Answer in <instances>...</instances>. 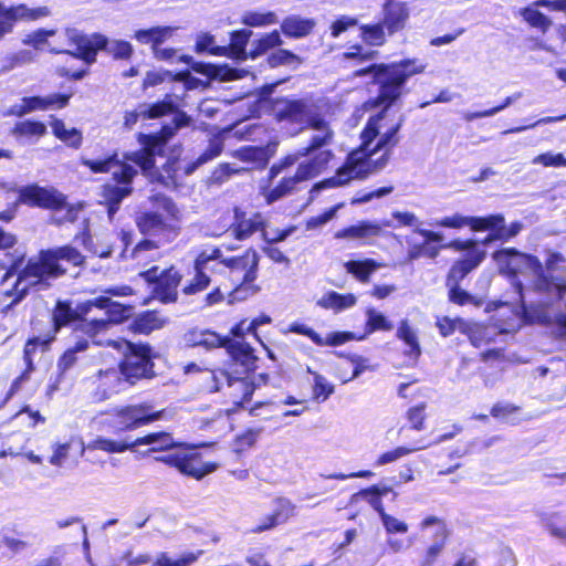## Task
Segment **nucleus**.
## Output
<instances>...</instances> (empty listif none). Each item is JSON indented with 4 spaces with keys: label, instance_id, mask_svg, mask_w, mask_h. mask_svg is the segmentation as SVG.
<instances>
[{
    "label": "nucleus",
    "instance_id": "aec40b11",
    "mask_svg": "<svg viewBox=\"0 0 566 566\" xmlns=\"http://www.w3.org/2000/svg\"><path fill=\"white\" fill-rule=\"evenodd\" d=\"M153 357L154 356H124L119 363L122 375L130 384H135L142 378L154 377L155 371L153 370Z\"/></svg>",
    "mask_w": 566,
    "mask_h": 566
},
{
    "label": "nucleus",
    "instance_id": "c03bdc74",
    "mask_svg": "<svg viewBox=\"0 0 566 566\" xmlns=\"http://www.w3.org/2000/svg\"><path fill=\"white\" fill-rule=\"evenodd\" d=\"M314 344L318 346H340L346 342L353 340L356 338L355 334L352 332L337 331L327 334L324 338L318 333H316L313 328L311 329L307 336Z\"/></svg>",
    "mask_w": 566,
    "mask_h": 566
},
{
    "label": "nucleus",
    "instance_id": "e2e57ef3",
    "mask_svg": "<svg viewBox=\"0 0 566 566\" xmlns=\"http://www.w3.org/2000/svg\"><path fill=\"white\" fill-rule=\"evenodd\" d=\"M358 499L365 500L378 513V515L385 512L382 499L378 493L371 490V485L359 490L352 496V501H356Z\"/></svg>",
    "mask_w": 566,
    "mask_h": 566
},
{
    "label": "nucleus",
    "instance_id": "774afa93",
    "mask_svg": "<svg viewBox=\"0 0 566 566\" xmlns=\"http://www.w3.org/2000/svg\"><path fill=\"white\" fill-rule=\"evenodd\" d=\"M366 314V324L369 333L378 329L389 331L392 328V324L387 319V317L375 308H368Z\"/></svg>",
    "mask_w": 566,
    "mask_h": 566
},
{
    "label": "nucleus",
    "instance_id": "ea45409f",
    "mask_svg": "<svg viewBox=\"0 0 566 566\" xmlns=\"http://www.w3.org/2000/svg\"><path fill=\"white\" fill-rule=\"evenodd\" d=\"M52 132L56 138L65 143L69 147L78 149L82 145V132L77 128H66L62 119L54 118L51 123Z\"/></svg>",
    "mask_w": 566,
    "mask_h": 566
},
{
    "label": "nucleus",
    "instance_id": "c85d7f7f",
    "mask_svg": "<svg viewBox=\"0 0 566 566\" xmlns=\"http://www.w3.org/2000/svg\"><path fill=\"white\" fill-rule=\"evenodd\" d=\"M367 368L368 366L361 356H338V361L335 365V377L342 382H347Z\"/></svg>",
    "mask_w": 566,
    "mask_h": 566
},
{
    "label": "nucleus",
    "instance_id": "864d4df0",
    "mask_svg": "<svg viewBox=\"0 0 566 566\" xmlns=\"http://www.w3.org/2000/svg\"><path fill=\"white\" fill-rule=\"evenodd\" d=\"M275 509L271 513L277 525L286 523L292 516L295 515L296 506L291 500L285 497H277L274 501Z\"/></svg>",
    "mask_w": 566,
    "mask_h": 566
},
{
    "label": "nucleus",
    "instance_id": "f03ea898",
    "mask_svg": "<svg viewBox=\"0 0 566 566\" xmlns=\"http://www.w3.org/2000/svg\"><path fill=\"white\" fill-rule=\"evenodd\" d=\"M191 124L192 118L186 112H180L176 114L172 126L166 125L156 134L140 135V142L146 147L144 149L125 153L123 159H119L117 153L105 158L82 159V165L94 174L108 172L114 169L113 180L116 184H105L102 188V197L107 205L109 217L118 211L122 201L133 192V181L138 175V170L132 164L138 166L143 174H150L155 167V156H163L167 143L176 133Z\"/></svg>",
    "mask_w": 566,
    "mask_h": 566
},
{
    "label": "nucleus",
    "instance_id": "c756f323",
    "mask_svg": "<svg viewBox=\"0 0 566 566\" xmlns=\"http://www.w3.org/2000/svg\"><path fill=\"white\" fill-rule=\"evenodd\" d=\"M263 368L258 369L254 375L258 385H268L272 380H283L290 378V370L280 364L276 356H265L262 361Z\"/></svg>",
    "mask_w": 566,
    "mask_h": 566
},
{
    "label": "nucleus",
    "instance_id": "a18cd8bd",
    "mask_svg": "<svg viewBox=\"0 0 566 566\" xmlns=\"http://www.w3.org/2000/svg\"><path fill=\"white\" fill-rule=\"evenodd\" d=\"M202 551L186 552L178 558H172L168 553L161 552L156 556L154 566H191L202 555Z\"/></svg>",
    "mask_w": 566,
    "mask_h": 566
},
{
    "label": "nucleus",
    "instance_id": "7c9ffc66",
    "mask_svg": "<svg viewBox=\"0 0 566 566\" xmlns=\"http://www.w3.org/2000/svg\"><path fill=\"white\" fill-rule=\"evenodd\" d=\"M252 35L253 32L249 29L232 31L230 33V44L227 46L229 51L226 56H230L240 61L249 59L250 54L247 50V46Z\"/></svg>",
    "mask_w": 566,
    "mask_h": 566
},
{
    "label": "nucleus",
    "instance_id": "4468645a",
    "mask_svg": "<svg viewBox=\"0 0 566 566\" xmlns=\"http://www.w3.org/2000/svg\"><path fill=\"white\" fill-rule=\"evenodd\" d=\"M430 526L437 527L433 533V543L428 545L424 549L420 560V566H434L451 536V530L441 517L428 515L419 523V530L421 531H424Z\"/></svg>",
    "mask_w": 566,
    "mask_h": 566
},
{
    "label": "nucleus",
    "instance_id": "69168bd1",
    "mask_svg": "<svg viewBox=\"0 0 566 566\" xmlns=\"http://www.w3.org/2000/svg\"><path fill=\"white\" fill-rule=\"evenodd\" d=\"M440 250L441 247L428 245L424 242L411 244L408 250L407 260L415 261L423 255L430 259H436L439 255Z\"/></svg>",
    "mask_w": 566,
    "mask_h": 566
},
{
    "label": "nucleus",
    "instance_id": "20e7f679",
    "mask_svg": "<svg viewBox=\"0 0 566 566\" xmlns=\"http://www.w3.org/2000/svg\"><path fill=\"white\" fill-rule=\"evenodd\" d=\"M426 70V64L418 59H403L392 63H374L367 67L355 71V76L370 75L373 82L378 84V98L384 105L376 115L370 116L360 134L361 150L366 154L371 150L370 145L379 136L380 122L385 119L388 109L401 97L407 81Z\"/></svg>",
    "mask_w": 566,
    "mask_h": 566
},
{
    "label": "nucleus",
    "instance_id": "79ce46f5",
    "mask_svg": "<svg viewBox=\"0 0 566 566\" xmlns=\"http://www.w3.org/2000/svg\"><path fill=\"white\" fill-rule=\"evenodd\" d=\"M136 223L143 234H156L166 227L163 216L154 211L140 213L136 219Z\"/></svg>",
    "mask_w": 566,
    "mask_h": 566
},
{
    "label": "nucleus",
    "instance_id": "a19ab883",
    "mask_svg": "<svg viewBox=\"0 0 566 566\" xmlns=\"http://www.w3.org/2000/svg\"><path fill=\"white\" fill-rule=\"evenodd\" d=\"M243 217L244 213L237 208L234 210L235 223L232 229L234 238L240 241L249 238L262 227V221L256 219H244ZM255 218H260V214H256Z\"/></svg>",
    "mask_w": 566,
    "mask_h": 566
},
{
    "label": "nucleus",
    "instance_id": "338daca9",
    "mask_svg": "<svg viewBox=\"0 0 566 566\" xmlns=\"http://www.w3.org/2000/svg\"><path fill=\"white\" fill-rule=\"evenodd\" d=\"M266 61L270 67H277L281 65L298 63L300 57L292 51L285 49H277L268 56Z\"/></svg>",
    "mask_w": 566,
    "mask_h": 566
},
{
    "label": "nucleus",
    "instance_id": "5fc2aeb1",
    "mask_svg": "<svg viewBox=\"0 0 566 566\" xmlns=\"http://www.w3.org/2000/svg\"><path fill=\"white\" fill-rule=\"evenodd\" d=\"M427 405L424 402H420L416 406L410 407L406 411V419L409 423V429L421 431L426 428L427 420Z\"/></svg>",
    "mask_w": 566,
    "mask_h": 566
},
{
    "label": "nucleus",
    "instance_id": "f704fd0d",
    "mask_svg": "<svg viewBox=\"0 0 566 566\" xmlns=\"http://www.w3.org/2000/svg\"><path fill=\"white\" fill-rule=\"evenodd\" d=\"M409 15L408 9L401 3H391L385 7L384 24L390 34L403 28Z\"/></svg>",
    "mask_w": 566,
    "mask_h": 566
},
{
    "label": "nucleus",
    "instance_id": "423d86ee",
    "mask_svg": "<svg viewBox=\"0 0 566 566\" xmlns=\"http://www.w3.org/2000/svg\"><path fill=\"white\" fill-rule=\"evenodd\" d=\"M165 410H155L148 401L115 406L99 411L94 418L97 430L113 434L114 440L130 438L129 432L161 419Z\"/></svg>",
    "mask_w": 566,
    "mask_h": 566
},
{
    "label": "nucleus",
    "instance_id": "49530a36",
    "mask_svg": "<svg viewBox=\"0 0 566 566\" xmlns=\"http://www.w3.org/2000/svg\"><path fill=\"white\" fill-rule=\"evenodd\" d=\"M24 357V369L21 374L13 379L10 387L7 389L4 387V394L0 399V403H7L20 389L24 381H27L30 377V374L34 370V365L32 363V356H23Z\"/></svg>",
    "mask_w": 566,
    "mask_h": 566
},
{
    "label": "nucleus",
    "instance_id": "f8f14e48",
    "mask_svg": "<svg viewBox=\"0 0 566 566\" xmlns=\"http://www.w3.org/2000/svg\"><path fill=\"white\" fill-rule=\"evenodd\" d=\"M271 113L279 120L308 125L318 114L306 99L277 97L271 103Z\"/></svg>",
    "mask_w": 566,
    "mask_h": 566
},
{
    "label": "nucleus",
    "instance_id": "f257e3e1",
    "mask_svg": "<svg viewBox=\"0 0 566 566\" xmlns=\"http://www.w3.org/2000/svg\"><path fill=\"white\" fill-rule=\"evenodd\" d=\"M501 273L509 276L518 304L492 302L486 310L507 307L517 321L551 325L553 333L566 337V266L560 253H551L543 264L537 256L520 252L515 248H503L492 254Z\"/></svg>",
    "mask_w": 566,
    "mask_h": 566
},
{
    "label": "nucleus",
    "instance_id": "603ef678",
    "mask_svg": "<svg viewBox=\"0 0 566 566\" xmlns=\"http://www.w3.org/2000/svg\"><path fill=\"white\" fill-rule=\"evenodd\" d=\"M262 428H247L234 437L233 444L237 452H244L254 447L260 438Z\"/></svg>",
    "mask_w": 566,
    "mask_h": 566
},
{
    "label": "nucleus",
    "instance_id": "a878e982",
    "mask_svg": "<svg viewBox=\"0 0 566 566\" xmlns=\"http://www.w3.org/2000/svg\"><path fill=\"white\" fill-rule=\"evenodd\" d=\"M181 277V274L174 266L163 270L159 282L153 287V294L163 303L176 302L177 287Z\"/></svg>",
    "mask_w": 566,
    "mask_h": 566
},
{
    "label": "nucleus",
    "instance_id": "7ed1b4c3",
    "mask_svg": "<svg viewBox=\"0 0 566 566\" xmlns=\"http://www.w3.org/2000/svg\"><path fill=\"white\" fill-rule=\"evenodd\" d=\"M260 369L259 356H229L224 367L210 370L206 390L209 394L221 392L232 403V410H248L250 417H262L261 410L274 406L272 400L256 401L251 406L253 394L260 385L251 376Z\"/></svg>",
    "mask_w": 566,
    "mask_h": 566
},
{
    "label": "nucleus",
    "instance_id": "ddd939ff",
    "mask_svg": "<svg viewBox=\"0 0 566 566\" xmlns=\"http://www.w3.org/2000/svg\"><path fill=\"white\" fill-rule=\"evenodd\" d=\"M20 202L43 209L60 211L66 205V197L53 187L38 184L23 186L18 190Z\"/></svg>",
    "mask_w": 566,
    "mask_h": 566
},
{
    "label": "nucleus",
    "instance_id": "cd10ccee",
    "mask_svg": "<svg viewBox=\"0 0 566 566\" xmlns=\"http://www.w3.org/2000/svg\"><path fill=\"white\" fill-rule=\"evenodd\" d=\"M333 157L334 153L332 150L318 151L312 155L308 160L300 163L294 176L300 182L310 180L318 176L327 167Z\"/></svg>",
    "mask_w": 566,
    "mask_h": 566
},
{
    "label": "nucleus",
    "instance_id": "4c0bfd02",
    "mask_svg": "<svg viewBox=\"0 0 566 566\" xmlns=\"http://www.w3.org/2000/svg\"><path fill=\"white\" fill-rule=\"evenodd\" d=\"M357 302L354 294H340L335 291H329L317 301V305L323 308H333L337 312L353 307Z\"/></svg>",
    "mask_w": 566,
    "mask_h": 566
},
{
    "label": "nucleus",
    "instance_id": "052dcab7",
    "mask_svg": "<svg viewBox=\"0 0 566 566\" xmlns=\"http://www.w3.org/2000/svg\"><path fill=\"white\" fill-rule=\"evenodd\" d=\"M397 336L410 347L408 354H421L420 345L416 332L411 328L407 321H402L397 331Z\"/></svg>",
    "mask_w": 566,
    "mask_h": 566
},
{
    "label": "nucleus",
    "instance_id": "bb28decb",
    "mask_svg": "<svg viewBox=\"0 0 566 566\" xmlns=\"http://www.w3.org/2000/svg\"><path fill=\"white\" fill-rule=\"evenodd\" d=\"M93 307H98L101 310H106L107 319L106 323L108 324V321L113 323H120L126 317L129 316V307L123 306L122 304L112 301L107 296H98L92 301H87L83 303L81 310L83 314H88V312Z\"/></svg>",
    "mask_w": 566,
    "mask_h": 566
},
{
    "label": "nucleus",
    "instance_id": "4d7b16f0",
    "mask_svg": "<svg viewBox=\"0 0 566 566\" xmlns=\"http://www.w3.org/2000/svg\"><path fill=\"white\" fill-rule=\"evenodd\" d=\"M198 53H209L212 55L224 56L229 49L216 45L214 36L209 33L200 34L196 42Z\"/></svg>",
    "mask_w": 566,
    "mask_h": 566
},
{
    "label": "nucleus",
    "instance_id": "a211bd4d",
    "mask_svg": "<svg viewBox=\"0 0 566 566\" xmlns=\"http://www.w3.org/2000/svg\"><path fill=\"white\" fill-rule=\"evenodd\" d=\"M385 227H392L391 221L360 220L355 224L338 230L335 239L359 241L360 244H370L373 239L380 237Z\"/></svg>",
    "mask_w": 566,
    "mask_h": 566
},
{
    "label": "nucleus",
    "instance_id": "72a5a7b5",
    "mask_svg": "<svg viewBox=\"0 0 566 566\" xmlns=\"http://www.w3.org/2000/svg\"><path fill=\"white\" fill-rule=\"evenodd\" d=\"M223 150V139L220 136H213L209 140L206 150L193 161L188 163L184 168L185 176L192 175L200 166L218 157Z\"/></svg>",
    "mask_w": 566,
    "mask_h": 566
},
{
    "label": "nucleus",
    "instance_id": "09e8293b",
    "mask_svg": "<svg viewBox=\"0 0 566 566\" xmlns=\"http://www.w3.org/2000/svg\"><path fill=\"white\" fill-rule=\"evenodd\" d=\"M482 222L483 220L481 217H465L460 213H454L451 217H444L440 220H437L434 224L438 227L452 229H460L468 226L472 229L473 227H481Z\"/></svg>",
    "mask_w": 566,
    "mask_h": 566
},
{
    "label": "nucleus",
    "instance_id": "6ab92c4d",
    "mask_svg": "<svg viewBox=\"0 0 566 566\" xmlns=\"http://www.w3.org/2000/svg\"><path fill=\"white\" fill-rule=\"evenodd\" d=\"M307 126L313 128L316 133L311 137L306 147L300 148L294 153L297 155L298 159L311 157L318 151L325 150L324 147L329 146L334 138V132L321 115L314 117Z\"/></svg>",
    "mask_w": 566,
    "mask_h": 566
},
{
    "label": "nucleus",
    "instance_id": "4be33fe9",
    "mask_svg": "<svg viewBox=\"0 0 566 566\" xmlns=\"http://www.w3.org/2000/svg\"><path fill=\"white\" fill-rule=\"evenodd\" d=\"M44 258L52 266V279L59 277L65 272L60 261H65L74 266H82L85 263V256L76 248L69 244L45 250Z\"/></svg>",
    "mask_w": 566,
    "mask_h": 566
},
{
    "label": "nucleus",
    "instance_id": "f3484780",
    "mask_svg": "<svg viewBox=\"0 0 566 566\" xmlns=\"http://www.w3.org/2000/svg\"><path fill=\"white\" fill-rule=\"evenodd\" d=\"M271 318L268 315H262L259 318H255L251 322L243 319L235 324L230 334L232 336V343L230 347H233L237 353L235 354H254L255 349L252 347V340L260 342V338L256 334V328L262 324H269Z\"/></svg>",
    "mask_w": 566,
    "mask_h": 566
},
{
    "label": "nucleus",
    "instance_id": "13d9d810",
    "mask_svg": "<svg viewBox=\"0 0 566 566\" xmlns=\"http://www.w3.org/2000/svg\"><path fill=\"white\" fill-rule=\"evenodd\" d=\"M544 524L552 536L566 539V514L552 513L544 518Z\"/></svg>",
    "mask_w": 566,
    "mask_h": 566
},
{
    "label": "nucleus",
    "instance_id": "0eeeda50",
    "mask_svg": "<svg viewBox=\"0 0 566 566\" xmlns=\"http://www.w3.org/2000/svg\"><path fill=\"white\" fill-rule=\"evenodd\" d=\"M65 35L70 45H76L75 51L64 50L60 48L52 49L54 54H67L72 57L83 61L86 65L96 62L99 51L111 54L116 60H126L133 54V46L124 40L111 41L102 33L86 34L75 28H66Z\"/></svg>",
    "mask_w": 566,
    "mask_h": 566
},
{
    "label": "nucleus",
    "instance_id": "680f3d73",
    "mask_svg": "<svg viewBox=\"0 0 566 566\" xmlns=\"http://www.w3.org/2000/svg\"><path fill=\"white\" fill-rule=\"evenodd\" d=\"M241 22L248 27H264L276 22V15L273 12L260 13L249 11L242 15Z\"/></svg>",
    "mask_w": 566,
    "mask_h": 566
},
{
    "label": "nucleus",
    "instance_id": "9b49d317",
    "mask_svg": "<svg viewBox=\"0 0 566 566\" xmlns=\"http://www.w3.org/2000/svg\"><path fill=\"white\" fill-rule=\"evenodd\" d=\"M52 453L46 458L41 454H35L33 451L24 453V458L33 464H42L46 460L55 468H62L72 459L73 452L76 451L80 455L85 452V446L82 439L76 436H69L55 439L51 444Z\"/></svg>",
    "mask_w": 566,
    "mask_h": 566
},
{
    "label": "nucleus",
    "instance_id": "bf43d9fd",
    "mask_svg": "<svg viewBox=\"0 0 566 566\" xmlns=\"http://www.w3.org/2000/svg\"><path fill=\"white\" fill-rule=\"evenodd\" d=\"M334 385L328 382L322 375H314L312 398L317 402L326 401L334 392Z\"/></svg>",
    "mask_w": 566,
    "mask_h": 566
},
{
    "label": "nucleus",
    "instance_id": "39448f33",
    "mask_svg": "<svg viewBox=\"0 0 566 566\" xmlns=\"http://www.w3.org/2000/svg\"><path fill=\"white\" fill-rule=\"evenodd\" d=\"M403 122L405 115L401 114L399 120L379 136L377 143L368 153H349L333 177L325 178L312 186L306 205H311L323 190L344 187L354 179L364 180L382 170L390 159L392 148L400 140L398 133Z\"/></svg>",
    "mask_w": 566,
    "mask_h": 566
},
{
    "label": "nucleus",
    "instance_id": "9d476101",
    "mask_svg": "<svg viewBox=\"0 0 566 566\" xmlns=\"http://www.w3.org/2000/svg\"><path fill=\"white\" fill-rule=\"evenodd\" d=\"M82 305L83 303L77 308H73L70 302L59 301L52 315L54 332L56 333L62 326L75 323V328H80L85 333L93 344H99L101 342L96 340V336L107 327V323L104 318L81 319V317L86 315L82 313Z\"/></svg>",
    "mask_w": 566,
    "mask_h": 566
},
{
    "label": "nucleus",
    "instance_id": "393cba45",
    "mask_svg": "<svg viewBox=\"0 0 566 566\" xmlns=\"http://www.w3.org/2000/svg\"><path fill=\"white\" fill-rule=\"evenodd\" d=\"M44 254L45 250H42L38 261H28L27 265L18 276L15 289H18L20 282L24 280H31L28 286H35L52 277V266L48 262L46 258H44Z\"/></svg>",
    "mask_w": 566,
    "mask_h": 566
},
{
    "label": "nucleus",
    "instance_id": "6e6d98bb",
    "mask_svg": "<svg viewBox=\"0 0 566 566\" xmlns=\"http://www.w3.org/2000/svg\"><path fill=\"white\" fill-rule=\"evenodd\" d=\"M14 24L19 20H36L39 18L48 17L50 10L48 7L28 8L25 4L11 6Z\"/></svg>",
    "mask_w": 566,
    "mask_h": 566
},
{
    "label": "nucleus",
    "instance_id": "2f4dec72",
    "mask_svg": "<svg viewBox=\"0 0 566 566\" xmlns=\"http://www.w3.org/2000/svg\"><path fill=\"white\" fill-rule=\"evenodd\" d=\"M382 266L381 263L374 259L366 258L364 260H350L344 263L347 273L352 274L361 283L369 282L370 275Z\"/></svg>",
    "mask_w": 566,
    "mask_h": 566
},
{
    "label": "nucleus",
    "instance_id": "412c9836",
    "mask_svg": "<svg viewBox=\"0 0 566 566\" xmlns=\"http://www.w3.org/2000/svg\"><path fill=\"white\" fill-rule=\"evenodd\" d=\"M169 27H154L140 29L135 32V39L140 43H151L154 54L157 59L169 61L176 54L174 49H161L159 45L171 34Z\"/></svg>",
    "mask_w": 566,
    "mask_h": 566
},
{
    "label": "nucleus",
    "instance_id": "dca6fc26",
    "mask_svg": "<svg viewBox=\"0 0 566 566\" xmlns=\"http://www.w3.org/2000/svg\"><path fill=\"white\" fill-rule=\"evenodd\" d=\"M71 95L54 93L48 96H25L21 103L14 104L9 109V115L23 117L35 111H46L51 108H63L70 102Z\"/></svg>",
    "mask_w": 566,
    "mask_h": 566
},
{
    "label": "nucleus",
    "instance_id": "37998d69",
    "mask_svg": "<svg viewBox=\"0 0 566 566\" xmlns=\"http://www.w3.org/2000/svg\"><path fill=\"white\" fill-rule=\"evenodd\" d=\"M282 43L283 41L279 31L274 30L266 33L252 42L251 49L249 50L250 59H256L265 54L269 50L279 48Z\"/></svg>",
    "mask_w": 566,
    "mask_h": 566
},
{
    "label": "nucleus",
    "instance_id": "1a4fd4ad",
    "mask_svg": "<svg viewBox=\"0 0 566 566\" xmlns=\"http://www.w3.org/2000/svg\"><path fill=\"white\" fill-rule=\"evenodd\" d=\"M157 460L196 480H201L219 468L217 462L203 461L201 452L196 447L184 442L175 452L159 457Z\"/></svg>",
    "mask_w": 566,
    "mask_h": 566
},
{
    "label": "nucleus",
    "instance_id": "473e14b6",
    "mask_svg": "<svg viewBox=\"0 0 566 566\" xmlns=\"http://www.w3.org/2000/svg\"><path fill=\"white\" fill-rule=\"evenodd\" d=\"M315 23L312 19H305L300 15H289L281 23L282 32L289 38H304L308 35Z\"/></svg>",
    "mask_w": 566,
    "mask_h": 566
},
{
    "label": "nucleus",
    "instance_id": "b1692460",
    "mask_svg": "<svg viewBox=\"0 0 566 566\" xmlns=\"http://www.w3.org/2000/svg\"><path fill=\"white\" fill-rule=\"evenodd\" d=\"M46 134V125L43 122L34 119L17 122L10 130V135L14 137L17 143L21 146L34 145Z\"/></svg>",
    "mask_w": 566,
    "mask_h": 566
},
{
    "label": "nucleus",
    "instance_id": "e433bc0d",
    "mask_svg": "<svg viewBox=\"0 0 566 566\" xmlns=\"http://www.w3.org/2000/svg\"><path fill=\"white\" fill-rule=\"evenodd\" d=\"M483 222L481 223V227H473V231H489V233L484 237L483 240H481V244L486 247L495 241L503 242V238L501 237V233L497 229L499 226L503 222V214L501 213H494L489 214L485 217H481Z\"/></svg>",
    "mask_w": 566,
    "mask_h": 566
},
{
    "label": "nucleus",
    "instance_id": "5701e85b",
    "mask_svg": "<svg viewBox=\"0 0 566 566\" xmlns=\"http://www.w3.org/2000/svg\"><path fill=\"white\" fill-rule=\"evenodd\" d=\"M185 342L189 347H202L206 350H211L218 347H224L227 354L237 353L233 347H230L232 343L231 337H221L211 331H191L185 335Z\"/></svg>",
    "mask_w": 566,
    "mask_h": 566
},
{
    "label": "nucleus",
    "instance_id": "de8ad7c7",
    "mask_svg": "<svg viewBox=\"0 0 566 566\" xmlns=\"http://www.w3.org/2000/svg\"><path fill=\"white\" fill-rule=\"evenodd\" d=\"M520 14L531 27L537 28L542 32H546L552 24L551 19L537 10L534 4L522 8Z\"/></svg>",
    "mask_w": 566,
    "mask_h": 566
},
{
    "label": "nucleus",
    "instance_id": "0e129e2a",
    "mask_svg": "<svg viewBox=\"0 0 566 566\" xmlns=\"http://www.w3.org/2000/svg\"><path fill=\"white\" fill-rule=\"evenodd\" d=\"M437 327L442 336L447 337L453 334L455 331H460L462 334H467L468 324L461 319H451L447 316L438 318Z\"/></svg>",
    "mask_w": 566,
    "mask_h": 566
},
{
    "label": "nucleus",
    "instance_id": "8fccbe9b",
    "mask_svg": "<svg viewBox=\"0 0 566 566\" xmlns=\"http://www.w3.org/2000/svg\"><path fill=\"white\" fill-rule=\"evenodd\" d=\"M160 327L161 323L157 314L153 311L142 313L132 323L133 331L140 334H149Z\"/></svg>",
    "mask_w": 566,
    "mask_h": 566
},
{
    "label": "nucleus",
    "instance_id": "3c124183",
    "mask_svg": "<svg viewBox=\"0 0 566 566\" xmlns=\"http://www.w3.org/2000/svg\"><path fill=\"white\" fill-rule=\"evenodd\" d=\"M272 156L273 150L269 147L250 146L242 150V158L244 160L254 163L261 168H264L269 164Z\"/></svg>",
    "mask_w": 566,
    "mask_h": 566
},
{
    "label": "nucleus",
    "instance_id": "2eb2a0df",
    "mask_svg": "<svg viewBox=\"0 0 566 566\" xmlns=\"http://www.w3.org/2000/svg\"><path fill=\"white\" fill-rule=\"evenodd\" d=\"M175 98H178L177 96H172L167 94L164 99L151 103V104H139L138 107L133 112H127L125 114V120L124 125L127 128H132L140 117L143 118H159L167 114H174L176 116L177 113H180L179 104L175 101ZM174 118L171 123L168 125H174ZM165 124L164 126H166Z\"/></svg>",
    "mask_w": 566,
    "mask_h": 566
},
{
    "label": "nucleus",
    "instance_id": "6e6552de",
    "mask_svg": "<svg viewBox=\"0 0 566 566\" xmlns=\"http://www.w3.org/2000/svg\"><path fill=\"white\" fill-rule=\"evenodd\" d=\"M140 446H148L147 452L155 453L176 450L182 446V442L175 440L172 433L168 431H155L136 439L123 438L120 440H112V438L97 437L88 442L87 449L113 454L134 451Z\"/></svg>",
    "mask_w": 566,
    "mask_h": 566
},
{
    "label": "nucleus",
    "instance_id": "c9c22d12",
    "mask_svg": "<svg viewBox=\"0 0 566 566\" xmlns=\"http://www.w3.org/2000/svg\"><path fill=\"white\" fill-rule=\"evenodd\" d=\"M297 184H300V181L295 176L284 177L273 188L261 187V193L264 196L266 202L272 205L280 199L291 195L296 189Z\"/></svg>",
    "mask_w": 566,
    "mask_h": 566
},
{
    "label": "nucleus",
    "instance_id": "58836bf2",
    "mask_svg": "<svg viewBox=\"0 0 566 566\" xmlns=\"http://www.w3.org/2000/svg\"><path fill=\"white\" fill-rule=\"evenodd\" d=\"M522 407L512 402L497 401L490 409V416L496 420L518 424L522 420L517 417Z\"/></svg>",
    "mask_w": 566,
    "mask_h": 566
}]
</instances>
